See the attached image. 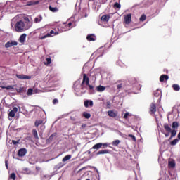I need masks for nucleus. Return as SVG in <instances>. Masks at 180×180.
<instances>
[{
	"label": "nucleus",
	"instance_id": "1",
	"mask_svg": "<svg viewBox=\"0 0 180 180\" xmlns=\"http://www.w3.org/2000/svg\"><path fill=\"white\" fill-rule=\"evenodd\" d=\"M32 27V25L25 24L22 20L18 21L15 25V32L20 33L22 32H26Z\"/></svg>",
	"mask_w": 180,
	"mask_h": 180
},
{
	"label": "nucleus",
	"instance_id": "2",
	"mask_svg": "<svg viewBox=\"0 0 180 180\" xmlns=\"http://www.w3.org/2000/svg\"><path fill=\"white\" fill-rule=\"evenodd\" d=\"M163 127L165 131H167V133H171L169 140H171L172 139H173V137H175V136H176V130L172 129L169 126V124L168 123L164 124Z\"/></svg>",
	"mask_w": 180,
	"mask_h": 180
},
{
	"label": "nucleus",
	"instance_id": "3",
	"mask_svg": "<svg viewBox=\"0 0 180 180\" xmlns=\"http://www.w3.org/2000/svg\"><path fill=\"white\" fill-rule=\"evenodd\" d=\"M58 33H59L58 31H54L52 30L50 31V33H48L47 34L41 37L40 39L44 40V39H47V37H53V35L57 36V34H58Z\"/></svg>",
	"mask_w": 180,
	"mask_h": 180
},
{
	"label": "nucleus",
	"instance_id": "4",
	"mask_svg": "<svg viewBox=\"0 0 180 180\" xmlns=\"http://www.w3.org/2000/svg\"><path fill=\"white\" fill-rule=\"evenodd\" d=\"M155 112H157V105H155V103H152L149 108V113L150 115H154Z\"/></svg>",
	"mask_w": 180,
	"mask_h": 180
},
{
	"label": "nucleus",
	"instance_id": "5",
	"mask_svg": "<svg viewBox=\"0 0 180 180\" xmlns=\"http://www.w3.org/2000/svg\"><path fill=\"white\" fill-rule=\"evenodd\" d=\"M15 77L18 79H32V76H28L26 75H15Z\"/></svg>",
	"mask_w": 180,
	"mask_h": 180
},
{
	"label": "nucleus",
	"instance_id": "6",
	"mask_svg": "<svg viewBox=\"0 0 180 180\" xmlns=\"http://www.w3.org/2000/svg\"><path fill=\"white\" fill-rule=\"evenodd\" d=\"M84 84H86V85H89V77H86V74L83 75V80L81 84V86H84Z\"/></svg>",
	"mask_w": 180,
	"mask_h": 180
},
{
	"label": "nucleus",
	"instance_id": "7",
	"mask_svg": "<svg viewBox=\"0 0 180 180\" xmlns=\"http://www.w3.org/2000/svg\"><path fill=\"white\" fill-rule=\"evenodd\" d=\"M12 46H18V42L16 41H11L5 44L6 49H9V47H12Z\"/></svg>",
	"mask_w": 180,
	"mask_h": 180
},
{
	"label": "nucleus",
	"instance_id": "8",
	"mask_svg": "<svg viewBox=\"0 0 180 180\" xmlns=\"http://www.w3.org/2000/svg\"><path fill=\"white\" fill-rule=\"evenodd\" d=\"M124 20L126 23V25H129L131 22V14L129 13L127 15L124 16Z\"/></svg>",
	"mask_w": 180,
	"mask_h": 180
},
{
	"label": "nucleus",
	"instance_id": "9",
	"mask_svg": "<svg viewBox=\"0 0 180 180\" xmlns=\"http://www.w3.org/2000/svg\"><path fill=\"white\" fill-rule=\"evenodd\" d=\"M26 153H27V150L26 148H21L18 152V157H25L26 155Z\"/></svg>",
	"mask_w": 180,
	"mask_h": 180
},
{
	"label": "nucleus",
	"instance_id": "10",
	"mask_svg": "<svg viewBox=\"0 0 180 180\" xmlns=\"http://www.w3.org/2000/svg\"><path fill=\"white\" fill-rule=\"evenodd\" d=\"M18 112V107H14L11 111H10L8 116L10 117H15V115Z\"/></svg>",
	"mask_w": 180,
	"mask_h": 180
},
{
	"label": "nucleus",
	"instance_id": "11",
	"mask_svg": "<svg viewBox=\"0 0 180 180\" xmlns=\"http://www.w3.org/2000/svg\"><path fill=\"white\" fill-rule=\"evenodd\" d=\"M88 41H95L96 40V36L94 34H88L86 37Z\"/></svg>",
	"mask_w": 180,
	"mask_h": 180
},
{
	"label": "nucleus",
	"instance_id": "12",
	"mask_svg": "<svg viewBox=\"0 0 180 180\" xmlns=\"http://www.w3.org/2000/svg\"><path fill=\"white\" fill-rule=\"evenodd\" d=\"M169 79V77L167 75H162L160 77V82H164V81H168Z\"/></svg>",
	"mask_w": 180,
	"mask_h": 180
},
{
	"label": "nucleus",
	"instance_id": "13",
	"mask_svg": "<svg viewBox=\"0 0 180 180\" xmlns=\"http://www.w3.org/2000/svg\"><path fill=\"white\" fill-rule=\"evenodd\" d=\"M84 105L85 108H89V106L92 107L94 106V101H89V100H86L84 101Z\"/></svg>",
	"mask_w": 180,
	"mask_h": 180
},
{
	"label": "nucleus",
	"instance_id": "14",
	"mask_svg": "<svg viewBox=\"0 0 180 180\" xmlns=\"http://www.w3.org/2000/svg\"><path fill=\"white\" fill-rule=\"evenodd\" d=\"M40 1H30L27 2V6H34V5H37L39 4Z\"/></svg>",
	"mask_w": 180,
	"mask_h": 180
},
{
	"label": "nucleus",
	"instance_id": "15",
	"mask_svg": "<svg viewBox=\"0 0 180 180\" xmlns=\"http://www.w3.org/2000/svg\"><path fill=\"white\" fill-rule=\"evenodd\" d=\"M108 115L110 117H116L117 116V112H115L113 110L108 111Z\"/></svg>",
	"mask_w": 180,
	"mask_h": 180
},
{
	"label": "nucleus",
	"instance_id": "16",
	"mask_svg": "<svg viewBox=\"0 0 180 180\" xmlns=\"http://www.w3.org/2000/svg\"><path fill=\"white\" fill-rule=\"evenodd\" d=\"M101 20L103 21V22H109V19H110V15H103L102 17H101Z\"/></svg>",
	"mask_w": 180,
	"mask_h": 180
},
{
	"label": "nucleus",
	"instance_id": "17",
	"mask_svg": "<svg viewBox=\"0 0 180 180\" xmlns=\"http://www.w3.org/2000/svg\"><path fill=\"white\" fill-rule=\"evenodd\" d=\"M103 146V143H96L95 144L92 148L93 150H99V148H102V146Z\"/></svg>",
	"mask_w": 180,
	"mask_h": 180
},
{
	"label": "nucleus",
	"instance_id": "18",
	"mask_svg": "<svg viewBox=\"0 0 180 180\" xmlns=\"http://www.w3.org/2000/svg\"><path fill=\"white\" fill-rule=\"evenodd\" d=\"M57 136V133H53L52 134L49 139H47L46 141L48 143H51V141H53V140L54 139V137H56Z\"/></svg>",
	"mask_w": 180,
	"mask_h": 180
},
{
	"label": "nucleus",
	"instance_id": "19",
	"mask_svg": "<svg viewBox=\"0 0 180 180\" xmlns=\"http://www.w3.org/2000/svg\"><path fill=\"white\" fill-rule=\"evenodd\" d=\"M179 127V123H178V122L174 121L172 122V129L176 130V129H178Z\"/></svg>",
	"mask_w": 180,
	"mask_h": 180
},
{
	"label": "nucleus",
	"instance_id": "20",
	"mask_svg": "<svg viewBox=\"0 0 180 180\" xmlns=\"http://www.w3.org/2000/svg\"><path fill=\"white\" fill-rule=\"evenodd\" d=\"M26 36H27L26 34H22V35H20L19 38L20 43H25L26 40Z\"/></svg>",
	"mask_w": 180,
	"mask_h": 180
},
{
	"label": "nucleus",
	"instance_id": "21",
	"mask_svg": "<svg viewBox=\"0 0 180 180\" xmlns=\"http://www.w3.org/2000/svg\"><path fill=\"white\" fill-rule=\"evenodd\" d=\"M32 136H34V139H36V140H39V135L37 134V130L33 129L32 131Z\"/></svg>",
	"mask_w": 180,
	"mask_h": 180
},
{
	"label": "nucleus",
	"instance_id": "22",
	"mask_svg": "<svg viewBox=\"0 0 180 180\" xmlns=\"http://www.w3.org/2000/svg\"><path fill=\"white\" fill-rule=\"evenodd\" d=\"M110 151L109 150H99L96 154L97 155H101L102 154H109Z\"/></svg>",
	"mask_w": 180,
	"mask_h": 180
},
{
	"label": "nucleus",
	"instance_id": "23",
	"mask_svg": "<svg viewBox=\"0 0 180 180\" xmlns=\"http://www.w3.org/2000/svg\"><path fill=\"white\" fill-rule=\"evenodd\" d=\"M97 91L98 92H103V91H105V89H106V87L102 86V85H99L98 86L96 87Z\"/></svg>",
	"mask_w": 180,
	"mask_h": 180
},
{
	"label": "nucleus",
	"instance_id": "24",
	"mask_svg": "<svg viewBox=\"0 0 180 180\" xmlns=\"http://www.w3.org/2000/svg\"><path fill=\"white\" fill-rule=\"evenodd\" d=\"M40 124H43V120H36L35 121L34 126L36 127H39V126H40Z\"/></svg>",
	"mask_w": 180,
	"mask_h": 180
},
{
	"label": "nucleus",
	"instance_id": "25",
	"mask_svg": "<svg viewBox=\"0 0 180 180\" xmlns=\"http://www.w3.org/2000/svg\"><path fill=\"white\" fill-rule=\"evenodd\" d=\"M41 20H43V17H41V15H39L34 18V23H39Z\"/></svg>",
	"mask_w": 180,
	"mask_h": 180
},
{
	"label": "nucleus",
	"instance_id": "26",
	"mask_svg": "<svg viewBox=\"0 0 180 180\" xmlns=\"http://www.w3.org/2000/svg\"><path fill=\"white\" fill-rule=\"evenodd\" d=\"M114 9H120L122 8V5L120 3L115 2L113 6Z\"/></svg>",
	"mask_w": 180,
	"mask_h": 180
},
{
	"label": "nucleus",
	"instance_id": "27",
	"mask_svg": "<svg viewBox=\"0 0 180 180\" xmlns=\"http://www.w3.org/2000/svg\"><path fill=\"white\" fill-rule=\"evenodd\" d=\"M119 144H120V140H119V139H117L112 142V146H114L115 147H117V146H119Z\"/></svg>",
	"mask_w": 180,
	"mask_h": 180
},
{
	"label": "nucleus",
	"instance_id": "28",
	"mask_svg": "<svg viewBox=\"0 0 180 180\" xmlns=\"http://www.w3.org/2000/svg\"><path fill=\"white\" fill-rule=\"evenodd\" d=\"M71 157H72L71 155H68L65 156L62 160L63 162H65L66 161L71 160Z\"/></svg>",
	"mask_w": 180,
	"mask_h": 180
},
{
	"label": "nucleus",
	"instance_id": "29",
	"mask_svg": "<svg viewBox=\"0 0 180 180\" xmlns=\"http://www.w3.org/2000/svg\"><path fill=\"white\" fill-rule=\"evenodd\" d=\"M49 11H51V12H58V8L57 7H52L51 6H49Z\"/></svg>",
	"mask_w": 180,
	"mask_h": 180
},
{
	"label": "nucleus",
	"instance_id": "30",
	"mask_svg": "<svg viewBox=\"0 0 180 180\" xmlns=\"http://www.w3.org/2000/svg\"><path fill=\"white\" fill-rule=\"evenodd\" d=\"M179 141V140L178 139H175L170 142V146H176V144H178Z\"/></svg>",
	"mask_w": 180,
	"mask_h": 180
},
{
	"label": "nucleus",
	"instance_id": "31",
	"mask_svg": "<svg viewBox=\"0 0 180 180\" xmlns=\"http://www.w3.org/2000/svg\"><path fill=\"white\" fill-rule=\"evenodd\" d=\"M169 168H175V162L174 161H169L168 163Z\"/></svg>",
	"mask_w": 180,
	"mask_h": 180
},
{
	"label": "nucleus",
	"instance_id": "32",
	"mask_svg": "<svg viewBox=\"0 0 180 180\" xmlns=\"http://www.w3.org/2000/svg\"><path fill=\"white\" fill-rule=\"evenodd\" d=\"M83 116L85 119H89L91 117V114L89 112H83Z\"/></svg>",
	"mask_w": 180,
	"mask_h": 180
},
{
	"label": "nucleus",
	"instance_id": "33",
	"mask_svg": "<svg viewBox=\"0 0 180 180\" xmlns=\"http://www.w3.org/2000/svg\"><path fill=\"white\" fill-rule=\"evenodd\" d=\"M146 19H147V16L146 15V14H143L140 17L139 20H140V22H144V20H146Z\"/></svg>",
	"mask_w": 180,
	"mask_h": 180
},
{
	"label": "nucleus",
	"instance_id": "34",
	"mask_svg": "<svg viewBox=\"0 0 180 180\" xmlns=\"http://www.w3.org/2000/svg\"><path fill=\"white\" fill-rule=\"evenodd\" d=\"M172 88L174 91H180V87H179V85L178 84H173Z\"/></svg>",
	"mask_w": 180,
	"mask_h": 180
},
{
	"label": "nucleus",
	"instance_id": "35",
	"mask_svg": "<svg viewBox=\"0 0 180 180\" xmlns=\"http://www.w3.org/2000/svg\"><path fill=\"white\" fill-rule=\"evenodd\" d=\"M18 92H19V94H23V92H26V89H25L24 87H20L18 89Z\"/></svg>",
	"mask_w": 180,
	"mask_h": 180
},
{
	"label": "nucleus",
	"instance_id": "36",
	"mask_svg": "<svg viewBox=\"0 0 180 180\" xmlns=\"http://www.w3.org/2000/svg\"><path fill=\"white\" fill-rule=\"evenodd\" d=\"M27 95H28V96L33 95V89H28Z\"/></svg>",
	"mask_w": 180,
	"mask_h": 180
},
{
	"label": "nucleus",
	"instance_id": "37",
	"mask_svg": "<svg viewBox=\"0 0 180 180\" xmlns=\"http://www.w3.org/2000/svg\"><path fill=\"white\" fill-rule=\"evenodd\" d=\"M11 179L16 180V174L15 173H11L10 175Z\"/></svg>",
	"mask_w": 180,
	"mask_h": 180
},
{
	"label": "nucleus",
	"instance_id": "38",
	"mask_svg": "<svg viewBox=\"0 0 180 180\" xmlns=\"http://www.w3.org/2000/svg\"><path fill=\"white\" fill-rule=\"evenodd\" d=\"M24 20H25V22H24V23L30 25V20H29L28 17H25Z\"/></svg>",
	"mask_w": 180,
	"mask_h": 180
},
{
	"label": "nucleus",
	"instance_id": "39",
	"mask_svg": "<svg viewBox=\"0 0 180 180\" xmlns=\"http://www.w3.org/2000/svg\"><path fill=\"white\" fill-rule=\"evenodd\" d=\"M2 88L3 89H7V90L13 89V86H3Z\"/></svg>",
	"mask_w": 180,
	"mask_h": 180
},
{
	"label": "nucleus",
	"instance_id": "40",
	"mask_svg": "<svg viewBox=\"0 0 180 180\" xmlns=\"http://www.w3.org/2000/svg\"><path fill=\"white\" fill-rule=\"evenodd\" d=\"M65 26L67 27V30H70V29H71V26H72V22H69Z\"/></svg>",
	"mask_w": 180,
	"mask_h": 180
},
{
	"label": "nucleus",
	"instance_id": "41",
	"mask_svg": "<svg viewBox=\"0 0 180 180\" xmlns=\"http://www.w3.org/2000/svg\"><path fill=\"white\" fill-rule=\"evenodd\" d=\"M64 165H65V164L63 163V162H60L58 165L57 167L58 168V169H60V168H63V167H64Z\"/></svg>",
	"mask_w": 180,
	"mask_h": 180
},
{
	"label": "nucleus",
	"instance_id": "42",
	"mask_svg": "<svg viewBox=\"0 0 180 180\" xmlns=\"http://www.w3.org/2000/svg\"><path fill=\"white\" fill-rule=\"evenodd\" d=\"M46 61L47 62V65H49V64H51V58H46Z\"/></svg>",
	"mask_w": 180,
	"mask_h": 180
},
{
	"label": "nucleus",
	"instance_id": "43",
	"mask_svg": "<svg viewBox=\"0 0 180 180\" xmlns=\"http://www.w3.org/2000/svg\"><path fill=\"white\" fill-rule=\"evenodd\" d=\"M129 116H131L130 115L129 112H125V114L124 115V119H127V117H129Z\"/></svg>",
	"mask_w": 180,
	"mask_h": 180
},
{
	"label": "nucleus",
	"instance_id": "44",
	"mask_svg": "<svg viewBox=\"0 0 180 180\" xmlns=\"http://www.w3.org/2000/svg\"><path fill=\"white\" fill-rule=\"evenodd\" d=\"M128 137H131L133 141H136V136H134V135L133 134H129Z\"/></svg>",
	"mask_w": 180,
	"mask_h": 180
},
{
	"label": "nucleus",
	"instance_id": "45",
	"mask_svg": "<svg viewBox=\"0 0 180 180\" xmlns=\"http://www.w3.org/2000/svg\"><path fill=\"white\" fill-rule=\"evenodd\" d=\"M111 107H112V104L110 103V101H108L107 102V108L110 109Z\"/></svg>",
	"mask_w": 180,
	"mask_h": 180
},
{
	"label": "nucleus",
	"instance_id": "46",
	"mask_svg": "<svg viewBox=\"0 0 180 180\" xmlns=\"http://www.w3.org/2000/svg\"><path fill=\"white\" fill-rule=\"evenodd\" d=\"M57 103H58V99L54 98V99L53 100V105H57Z\"/></svg>",
	"mask_w": 180,
	"mask_h": 180
},
{
	"label": "nucleus",
	"instance_id": "47",
	"mask_svg": "<svg viewBox=\"0 0 180 180\" xmlns=\"http://www.w3.org/2000/svg\"><path fill=\"white\" fill-rule=\"evenodd\" d=\"M87 86H89V89H90V91H94V86L89 84V85H87Z\"/></svg>",
	"mask_w": 180,
	"mask_h": 180
},
{
	"label": "nucleus",
	"instance_id": "48",
	"mask_svg": "<svg viewBox=\"0 0 180 180\" xmlns=\"http://www.w3.org/2000/svg\"><path fill=\"white\" fill-rule=\"evenodd\" d=\"M158 92H160L159 90H158L157 91H155L154 93L155 96H157V97L160 96V93Z\"/></svg>",
	"mask_w": 180,
	"mask_h": 180
},
{
	"label": "nucleus",
	"instance_id": "49",
	"mask_svg": "<svg viewBox=\"0 0 180 180\" xmlns=\"http://www.w3.org/2000/svg\"><path fill=\"white\" fill-rule=\"evenodd\" d=\"M123 87V84H120L117 86V89H122V88Z\"/></svg>",
	"mask_w": 180,
	"mask_h": 180
},
{
	"label": "nucleus",
	"instance_id": "50",
	"mask_svg": "<svg viewBox=\"0 0 180 180\" xmlns=\"http://www.w3.org/2000/svg\"><path fill=\"white\" fill-rule=\"evenodd\" d=\"M12 143H13V144H14V145L19 144V141L13 140V141H12Z\"/></svg>",
	"mask_w": 180,
	"mask_h": 180
},
{
	"label": "nucleus",
	"instance_id": "51",
	"mask_svg": "<svg viewBox=\"0 0 180 180\" xmlns=\"http://www.w3.org/2000/svg\"><path fill=\"white\" fill-rule=\"evenodd\" d=\"M35 169L37 172H39L41 169V168H40V167H36Z\"/></svg>",
	"mask_w": 180,
	"mask_h": 180
},
{
	"label": "nucleus",
	"instance_id": "52",
	"mask_svg": "<svg viewBox=\"0 0 180 180\" xmlns=\"http://www.w3.org/2000/svg\"><path fill=\"white\" fill-rule=\"evenodd\" d=\"M165 137H169V132L165 133Z\"/></svg>",
	"mask_w": 180,
	"mask_h": 180
},
{
	"label": "nucleus",
	"instance_id": "53",
	"mask_svg": "<svg viewBox=\"0 0 180 180\" xmlns=\"http://www.w3.org/2000/svg\"><path fill=\"white\" fill-rule=\"evenodd\" d=\"M5 166L8 169V160H5Z\"/></svg>",
	"mask_w": 180,
	"mask_h": 180
},
{
	"label": "nucleus",
	"instance_id": "54",
	"mask_svg": "<svg viewBox=\"0 0 180 180\" xmlns=\"http://www.w3.org/2000/svg\"><path fill=\"white\" fill-rule=\"evenodd\" d=\"M103 148H105V147L108 146V143H103Z\"/></svg>",
	"mask_w": 180,
	"mask_h": 180
},
{
	"label": "nucleus",
	"instance_id": "55",
	"mask_svg": "<svg viewBox=\"0 0 180 180\" xmlns=\"http://www.w3.org/2000/svg\"><path fill=\"white\" fill-rule=\"evenodd\" d=\"M82 127H86V124H83V125H82Z\"/></svg>",
	"mask_w": 180,
	"mask_h": 180
},
{
	"label": "nucleus",
	"instance_id": "56",
	"mask_svg": "<svg viewBox=\"0 0 180 180\" xmlns=\"http://www.w3.org/2000/svg\"><path fill=\"white\" fill-rule=\"evenodd\" d=\"M82 169H84V168L80 169L78 171V172H81V171H82Z\"/></svg>",
	"mask_w": 180,
	"mask_h": 180
}]
</instances>
